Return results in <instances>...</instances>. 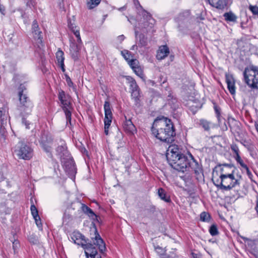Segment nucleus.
<instances>
[{
	"label": "nucleus",
	"mask_w": 258,
	"mask_h": 258,
	"mask_svg": "<svg viewBox=\"0 0 258 258\" xmlns=\"http://www.w3.org/2000/svg\"><path fill=\"white\" fill-rule=\"evenodd\" d=\"M169 157L168 163L174 169L183 173L191 169L197 176L203 175L201 166L190 153L181 154L178 156L171 155Z\"/></svg>",
	"instance_id": "obj_1"
},
{
	"label": "nucleus",
	"mask_w": 258,
	"mask_h": 258,
	"mask_svg": "<svg viewBox=\"0 0 258 258\" xmlns=\"http://www.w3.org/2000/svg\"><path fill=\"white\" fill-rule=\"evenodd\" d=\"M151 131L157 139L165 142H171L175 135L173 125L171 120L164 117L156 119L153 123Z\"/></svg>",
	"instance_id": "obj_2"
},
{
	"label": "nucleus",
	"mask_w": 258,
	"mask_h": 258,
	"mask_svg": "<svg viewBox=\"0 0 258 258\" xmlns=\"http://www.w3.org/2000/svg\"><path fill=\"white\" fill-rule=\"evenodd\" d=\"M70 238L74 243L80 245L83 247L87 258H101L96 247L91 243H86L85 237L79 231L73 232L70 235Z\"/></svg>",
	"instance_id": "obj_3"
},
{
	"label": "nucleus",
	"mask_w": 258,
	"mask_h": 258,
	"mask_svg": "<svg viewBox=\"0 0 258 258\" xmlns=\"http://www.w3.org/2000/svg\"><path fill=\"white\" fill-rule=\"evenodd\" d=\"M241 179V175L239 173L235 174H228V176L223 175L220 177V180L217 182L219 184L217 186L220 187L221 189L224 190H229L236 185L240 184V181Z\"/></svg>",
	"instance_id": "obj_4"
},
{
	"label": "nucleus",
	"mask_w": 258,
	"mask_h": 258,
	"mask_svg": "<svg viewBox=\"0 0 258 258\" xmlns=\"http://www.w3.org/2000/svg\"><path fill=\"white\" fill-rule=\"evenodd\" d=\"M245 82L252 89H258V67L246 68L243 72Z\"/></svg>",
	"instance_id": "obj_5"
},
{
	"label": "nucleus",
	"mask_w": 258,
	"mask_h": 258,
	"mask_svg": "<svg viewBox=\"0 0 258 258\" xmlns=\"http://www.w3.org/2000/svg\"><path fill=\"white\" fill-rule=\"evenodd\" d=\"M58 97L61 103V106L63 110L66 117L67 123L69 122L71 124L72 109L70 97L67 95L63 90L59 91Z\"/></svg>",
	"instance_id": "obj_6"
},
{
	"label": "nucleus",
	"mask_w": 258,
	"mask_h": 258,
	"mask_svg": "<svg viewBox=\"0 0 258 258\" xmlns=\"http://www.w3.org/2000/svg\"><path fill=\"white\" fill-rule=\"evenodd\" d=\"M15 152L20 159L24 160H29L33 156L32 149L22 143L19 144Z\"/></svg>",
	"instance_id": "obj_7"
},
{
	"label": "nucleus",
	"mask_w": 258,
	"mask_h": 258,
	"mask_svg": "<svg viewBox=\"0 0 258 258\" xmlns=\"http://www.w3.org/2000/svg\"><path fill=\"white\" fill-rule=\"evenodd\" d=\"M66 172L68 173L69 177L71 178L74 177L77 171L74 161L70 155V157H66L61 160Z\"/></svg>",
	"instance_id": "obj_8"
},
{
	"label": "nucleus",
	"mask_w": 258,
	"mask_h": 258,
	"mask_svg": "<svg viewBox=\"0 0 258 258\" xmlns=\"http://www.w3.org/2000/svg\"><path fill=\"white\" fill-rule=\"evenodd\" d=\"M105 112L104 117V133L106 135H108V128L111 124L112 119V114L111 110L110 103L108 101H105L104 104Z\"/></svg>",
	"instance_id": "obj_9"
},
{
	"label": "nucleus",
	"mask_w": 258,
	"mask_h": 258,
	"mask_svg": "<svg viewBox=\"0 0 258 258\" xmlns=\"http://www.w3.org/2000/svg\"><path fill=\"white\" fill-rule=\"evenodd\" d=\"M32 32L33 33V37L36 41L38 47L41 48L44 46L42 41V32L39 30L37 22L34 20L32 26Z\"/></svg>",
	"instance_id": "obj_10"
},
{
	"label": "nucleus",
	"mask_w": 258,
	"mask_h": 258,
	"mask_svg": "<svg viewBox=\"0 0 258 258\" xmlns=\"http://www.w3.org/2000/svg\"><path fill=\"white\" fill-rule=\"evenodd\" d=\"M57 144L58 146L56 148V152L60 158V160L66 157H70V154L68 150L64 141L60 139L58 140Z\"/></svg>",
	"instance_id": "obj_11"
},
{
	"label": "nucleus",
	"mask_w": 258,
	"mask_h": 258,
	"mask_svg": "<svg viewBox=\"0 0 258 258\" xmlns=\"http://www.w3.org/2000/svg\"><path fill=\"white\" fill-rule=\"evenodd\" d=\"M127 83L130 85L131 95L135 99L138 98L140 95V89L134 79L130 76L125 77Z\"/></svg>",
	"instance_id": "obj_12"
},
{
	"label": "nucleus",
	"mask_w": 258,
	"mask_h": 258,
	"mask_svg": "<svg viewBox=\"0 0 258 258\" xmlns=\"http://www.w3.org/2000/svg\"><path fill=\"white\" fill-rule=\"evenodd\" d=\"M221 168V174L220 177L223 175L228 176V174H235L239 173L238 169L232 164H224L220 165Z\"/></svg>",
	"instance_id": "obj_13"
},
{
	"label": "nucleus",
	"mask_w": 258,
	"mask_h": 258,
	"mask_svg": "<svg viewBox=\"0 0 258 258\" xmlns=\"http://www.w3.org/2000/svg\"><path fill=\"white\" fill-rule=\"evenodd\" d=\"M95 237H92L94 244L98 246V248L101 253H103L106 249L105 244L98 233L96 228L94 227Z\"/></svg>",
	"instance_id": "obj_14"
},
{
	"label": "nucleus",
	"mask_w": 258,
	"mask_h": 258,
	"mask_svg": "<svg viewBox=\"0 0 258 258\" xmlns=\"http://www.w3.org/2000/svg\"><path fill=\"white\" fill-rule=\"evenodd\" d=\"M226 82L227 85V88L230 93L233 95L235 93V81L231 74H226Z\"/></svg>",
	"instance_id": "obj_15"
},
{
	"label": "nucleus",
	"mask_w": 258,
	"mask_h": 258,
	"mask_svg": "<svg viewBox=\"0 0 258 258\" xmlns=\"http://www.w3.org/2000/svg\"><path fill=\"white\" fill-rule=\"evenodd\" d=\"M241 238L246 243V246L248 250L253 255L256 254V245L255 240H251L244 236H241Z\"/></svg>",
	"instance_id": "obj_16"
},
{
	"label": "nucleus",
	"mask_w": 258,
	"mask_h": 258,
	"mask_svg": "<svg viewBox=\"0 0 258 258\" xmlns=\"http://www.w3.org/2000/svg\"><path fill=\"white\" fill-rule=\"evenodd\" d=\"M70 46V51L72 57L74 60H77L78 59L79 51L80 50L79 44H77L74 42H71Z\"/></svg>",
	"instance_id": "obj_17"
},
{
	"label": "nucleus",
	"mask_w": 258,
	"mask_h": 258,
	"mask_svg": "<svg viewBox=\"0 0 258 258\" xmlns=\"http://www.w3.org/2000/svg\"><path fill=\"white\" fill-rule=\"evenodd\" d=\"M123 127L124 131L129 134H134L136 132V128L131 120L127 119L126 117L123 124Z\"/></svg>",
	"instance_id": "obj_18"
},
{
	"label": "nucleus",
	"mask_w": 258,
	"mask_h": 258,
	"mask_svg": "<svg viewBox=\"0 0 258 258\" xmlns=\"http://www.w3.org/2000/svg\"><path fill=\"white\" fill-rule=\"evenodd\" d=\"M169 53V50L166 45L160 46L157 51L156 57L159 60L165 58Z\"/></svg>",
	"instance_id": "obj_19"
},
{
	"label": "nucleus",
	"mask_w": 258,
	"mask_h": 258,
	"mask_svg": "<svg viewBox=\"0 0 258 258\" xmlns=\"http://www.w3.org/2000/svg\"><path fill=\"white\" fill-rule=\"evenodd\" d=\"M209 4L218 9H223L227 5V0H208Z\"/></svg>",
	"instance_id": "obj_20"
},
{
	"label": "nucleus",
	"mask_w": 258,
	"mask_h": 258,
	"mask_svg": "<svg viewBox=\"0 0 258 258\" xmlns=\"http://www.w3.org/2000/svg\"><path fill=\"white\" fill-rule=\"evenodd\" d=\"M19 101L22 106L28 107L30 105L29 99L27 95L23 93V91H20L18 93Z\"/></svg>",
	"instance_id": "obj_21"
},
{
	"label": "nucleus",
	"mask_w": 258,
	"mask_h": 258,
	"mask_svg": "<svg viewBox=\"0 0 258 258\" xmlns=\"http://www.w3.org/2000/svg\"><path fill=\"white\" fill-rule=\"evenodd\" d=\"M181 153L179 152V149L177 148V146L172 145L170 146L167 152L166 157L168 161H169V156L171 155H175L178 156L180 155Z\"/></svg>",
	"instance_id": "obj_22"
},
{
	"label": "nucleus",
	"mask_w": 258,
	"mask_h": 258,
	"mask_svg": "<svg viewBox=\"0 0 258 258\" xmlns=\"http://www.w3.org/2000/svg\"><path fill=\"white\" fill-rule=\"evenodd\" d=\"M200 125L202 127L205 131L209 132L212 125L211 122L205 119L200 120Z\"/></svg>",
	"instance_id": "obj_23"
},
{
	"label": "nucleus",
	"mask_w": 258,
	"mask_h": 258,
	"mask_svg": "<svg viewBox=\"0 0 258 258\" xmlns=\"http://www.w3.org/2000/svg\"><path fill=\"white\" fill-rule=\"evenodd\" d=\"M69 28L72 30L74 35L77 38V42L79 44L82 43L81 36L80 35V32L79 29L76 26H74L72 24H69Z\"/></svg>",
	"instance_id": "obj_24"
},
{
	"label": "nucleus",
	"mask_w": 258,
	"mask_h": 258,
	"mask_svg": "<svg viewBox=\"0 0 258 258\" xmlns=\"http://www.w3.org/2000/svg\"><path fill=\"white\" fill-rule=\"evenodd\" d=\"M81 209L84 213L88 215L90 217L96 216L93 211L88 206L84 204H81Z\"/></svg>",
	"instance_id": "obj_25"
},
{
	"label": "nucleus",
	"mask_w": 258,
	"mask_h": 258,
	"mask_svg": "<svg viewBox=\"0 0 258 258\" xmlns=\"http://www.w3.org/2000/svg\"><path fill=\"white\" fill-rule=\"evenodd\" d=\"M158 196L160 199L167 203L171 201L170 198L166 196L165 190L162 188H160L158 191Z\"/></svg>",
	"instance_id": "obj_26"
},
{
	"label": "nucleus",
	"mask_w": 258,
	"mask_h": 258,
	"mask_svg": "<svg viewBox=\"0 0 258 258\" xmlns=\"http://www.w3.org/2000/svg\"><path fill=\"white\" fill-rule=\"evenodd\" d=\"M101 0H87V8L91 10L96 7L100 3Z\"/></svg>",
	"instance_id": "obj_27"
},
{
	"label": "nucleus",
	"mask_w": 258,
	"mask_h": 258,
	"mask_svg": "<svg viewBox=\"0 0 258 258\" xmlns=\"http://www.w3.org/2000/svg\"><path fill=\"white\" fill-rule=\"evenodd\" d=\"M223 16L227 21L235 22L237 19L236 15L232 12L226 13L224 14Z\"/></svg>",
	"instance_id": "obj_28"
},
{
	"label": "nucleus",
	"mask_w": 258,
	"mask_h": 258,
	"mask_svg": "<svg viewBox=\"0 0 258 258\" xmlns=\"http://www.w3.org/2000/svg\"><path fill=\"white\" fill-rule=\"evenodd\" d=\"M56 58L58 64L64 62V53L60 49L56 53Z\"/></svg>",
	"instance_id": "obj_29"
},
{
	"label": "nucleus",
	"mask_w": 258,
	"mask_h": 258,
	"mask_svg": "<svg viewBox=\"0 0 258 258\" xmlns=\"http://www.w3.org/2000/svg\"><path fill=\"white\" fill-rule=\"evenodd\" d=\"M235 159L236 161L239 163V164L241 165V167H242L243 168L245 169L248 173L249 172V170L247 167V166L245 164L243 161V160L241 159L240 156L239 155H237L236 156H234Z\"/></svg>",
	"instance_id": "obj_30"
},
{
	"label": "nucleus",
	"mask_w": 258,
	"mask_h": 258,
	"mask_svg": "<svg viewBox=\"0 0 258 258\" xmlns=\"http://www.w3.org/2000/svg\"><path fill=\"white\" fill-rule=\"evenodd\" d=\"M121 53L122 56L127 62H128V60L133 58V55H132L131 53L127 50H124L122 51Z\"/></svg>",
	"instance_id": "obj_31"
},
{
	"label": "nucleus",
	"mask_w": 258,
	"mask_h": 258,
	"mask_svg": "<svg viewBox=\"0 0 258 258\" xmlns=\"http://www.w3.org/2000/svg\"><path fill=\"white\" fill-rule=\"evenodd\" d=\"M200 220L203 222H209L210 220V215L209 213L203 212L200 215Z\"/></svg>",
	"instance_id": "obj_32"
},
{
	"label": "nucleus",
	"mask_w": 258,
	"mask_h": 258,
	"mask_svg": "<svg viewBox=\"0 0 258 258\" xmlns=\"http://www.w3.org/2000/svg\"><path fill=\"white\" fill-rule=\"evenodd\" d=\"M128 63L129 64V65L133 70L135 68L139 67V61L136 59H133V58H132L131 60H128Z\"/></svg>",
	"instance_id": "obj_33"
},
{
	"label": "nucleus",
	"mask_w": 258,
	"mask_h": 258,
	"mask_svg": "<svg viewBox=\"0 0 258 258\" xmlns=\"http://www.w3.org/2000/svg\"><path fill=\"white\" fill-rule=\"evenodd\" d=\"M209 232L212 236L217 235L218 234L217 226L215 225H212L209 229Z\"/></svg>",
	"instance_id": "obj_34"
},
{
	"label": "nucleus",
	"mask_w": 258,
	"mask_h": 258,
	"mask_svg": "<svg viewBox=\"0 0 258 258\" xmlns=\"http://www.w3.org/2000/svg\"><path fill=\"white\" fill-rule=\"evenodd\" d=\"M30 210L33 218L38 217V213L36 207L33 204L31 206Z\"/></svg>",
	"instance_id": "obj_35"
},
{
	"label": "nucleus",
	"mask_w": 258,
	"mask_h": 258,
	"mask_svg": "<svg viewBox=\"0 0 258 258\" xmlns=\"http://www.w3.org/2000/svg\"><path fill=\"white\" fill-rule=\"evenodd\" d=\"M65 77H66V80L68 85L70 87H72L74 91H76V87L74 86V83L72 81L70 77L67 75H66Z\"/></svg>",
	"instance_id": "obj_36"
},
{
	"label": "nucleus",
	"mask_w": 258,
	"mask_h": 258,
	"mask_svg": "<svg viewBox=\"0 0 258 258\" xmlns=\"http://www.w3.org/2000/svg\"><path fill=\"white\" fill-rule=\"evenodd\" d=\"M249 10L253 15H258V7L256 6L249 5Z\"/></svg>",
	"instance_id": "obj_37"
},
{
	"label": "nucleus",
	"mask_w": 258,
	"mask_h": 258,
	"mask_svg": "<svg viewBox=\"0 0 258 258\" xmlns=\"http://www.w3.org/2000/svg\"><path fill=\"white\" fill-rule=\"evenodd\" d=\"M19 242L17 240H14V241H13V249L14 250V253H16L17 252V249L19 247Z\"/></svg>",
	"instance_id": "obj_38"
},
{
	"label": "nucleus",
	"mask_w": 258,
	"mask_h": 258,
	"mask_svg": "<svg viewBox=\"0 0 258 258\" xmlns=\"http://www.w3.org/2000/svg\"><path fill=\"white\" fill-rule=\"evenodd\" d=\"M231 149L233 153L235 154V156H236L239 154V149L238 146L235 144H233L231 146Z\"/></svg>",
	"instance_id": "obj_39"
},
{
	"label": "nucleus",
	"mask_w": 258,
	"mask_h": 258,
	"mask_svg": "<svg viewBox=\"0 0 258 258\" xmlns=\"http://www.w3.org/2000/svg\"><path fill=\"white\" fill-rule=\"evenodd\" d=\"M139 38L141 45H145L146 44V41L144 37V36L143 34H140L139 36Z\"/></svg>",
	"instance_id": "obj_40"
},
{
	"label": "nucleus",
	"mask_w": 258,
	"mask_h": 258,
	"mask_svg": "<svg viewBox=\"0 0 258 258\" xmlns=\"http://www.w3.org/2000/svg\"><path fill=\"white\" fill-rule=\"evenodd\" d=\"M35 221V223L39 229H42V224L41 222V219L39 216L37 218H34Z\"/></svg>",
	"instance_id": "obj_41"
},
{
	"label": "nucleus",
	"mask_w": 258,
	"mask_h": 258,
	"mask_svg": "<svg viewBox=\"0 0 258 258\" xmlns=\"http://www.w3.org/2000/svg\"><path fill=\"white\" fill-rule=\"evenodd\" d=\"M133 71L139 76H141L142 75V71L140 67L134 69Z\"/></svg>",
	"instance_id": "obj_42"
},
{
	"label": "nucleus",
	"mask_w": 258,
	"mask_h": 258,
	"mask_svg": "<svg viewBox=\"0 0 258 258\" xmlns=\"http://www.w3.org/2000/svg\"><path fill=\"white\" fill-rule=\"evenodd\" d=\"M43 149L44 150V151L46 152L49 153V155H51L50 151H51V148L50 146H48V145H47L46 144H43Z\"/></svg>",
	"instance_id": "obj_43"
},
{
	"label": "nucleus",
	"mask_w": 258,
	"mask_h": 258,
	"mask_svg": "<svg viewBox=\"0 0 258 258\" xmlns=\"http://www.w3.org/2000/svg\"><path fill=\"white\" fill-rule=\"evenodd\" d=\"M155 250L157 252H158L161 254H162L164 253L163 249L161 247H160L159 246L155 247Z\"/></svg>",
	"instance_id": "obj_44"
},
{
	"label": "nucleus",
	"mask_w": 258,
	"mask_h": 258,
	"mask_svg": "<svg viewBox=\"0 0 258 258\" xmlns=\"http://www.w3.org/2000/svg\"><path fill=\"white\" fill-rule=\"evenodd\" d=\"M215 111L216 112V113L217 114V116L218 118V120H220V111H219V110L218 109V108L217 107H215Z\"/></svg>",
	"instance_id": "obj_45"
},
{
	"label": "nucleus",
	"mask_w": 258,
	"mask_h": 258,
	"mask_svg": "<svg viewBox=\"0 0 258 258\" xmlns=\"http://www.w3.org/2000/svg\"><path fill=\"white\" fill-rule=\"evenodd\" d=\"M125 38V37L123 35H119L117 37V40L120 42H121Z\"/></svg>",
	"instance_id": "obj_46"
},
{
	"label": "nucleus",
	"mask_w": 258,
	"mask_h": 258,
	"mask_svg": "<svg viewBox=\"0 0 258 258\" xmlns=\"http://www.w3.org/2000/svg\"><path fill=\"white\" fill-rule=\"evenodd\" d=\"M25 89H26L25 87L23 85L21 84L19 87V92L20 91H23V93H24V90H25Z\"/></svg>",
	"instance_id": "obj_47"
},
{
	"label": "nucleus",
	"mask_w": 258,
	"mask_h": 258,
	"mask_svg": "<svg viewBox=\"0 0 258 258\" xmlns=\"http://www.w3.org/2000/svg\"><path fill=\"white\" fill-rule=\"evenodd\" d=\"M59 64L60 65V67H61V70L63 72H64L65 71V69H64V62H62V63H59Z\"/></svg>",
	"instance_id": "obj_48"
},
{
	"label": "nucleus",
	"mask_w": 258,
	"mask_h": 258,
	"mask_svg": "<svg viewBox=\"0 0 258 258\" xmlns=\"http://www.w3.org/2000/svg\"><path fill=\"white\" fill-rule=\"evenodd\" d=\"M255 209L256 213L258 215V199L256 200V206L255 207Z\"/></svg>",
	"instance_id": "obj_49"
},
{
	"label": "nucleus",
	"mask_w": 258,
	"mask_h": 258,
	"mask_svg": "<svg viewBox=\"0 0 258 258\" xmlns=\"http://www.w3.org/2000/svg\"><path fill=\"white\" fill-rule=\"evenodd\" d=\"M125 9H126L125 6H123L122 7H121V8H119L118 10L120 11H122L124 10Z\"/></svg>",
	"instance_id": "obj_50"
},
{
	"label": "nucleus",
	"mask_w": 258,
	"mask_h": 258,
	"mask_svg": "<svg viewBox=\"0 0 258 258\" xmlns=\"http://www.w3.org/2000/svg\"><path fill=\"white\" fill-rule=\"evenodd\" d=\"M254 125L256 131L258 132V124L257 123H255Z\"/></svg>",
	"instance_id": "obj_51"
},
{
	"label": "nucleus",
	"mask_w": 258,
	"mask_h": 258,
	"mask_svg": "<svg viewBox=\"0 0 258 258\" xmlns=\"http://www.w3.org/2000/svg\"><path fill=\"white\" fill-rule=\"evenodd\" d=\"M136 47H137V46H136V45H134L132 46V48H131V49H132V50H134V49H135V48H136Z\"/></svg>",
	"instance_id": "obj_52"
},
{
	"label": "nucleus",
	"mask_w": 258,
	"mask_h": 258,
	"mask_svg": "<svg viewBox=\"0 0 258 258\" xmlns=\"http://www.w3.org/2000/svg\"><path fill=\"white\" fill-rule=\"evenodd\" d=\"M3 111L0 109V118L3 116Z\"/></svg>",
	"instance_id": "obj_53"
},
{
	"label": "nucleus",
	"mask_w": 258,
	"mask_h": 258,
	"mask_svg": "<svg viewBox=\"0 0 258 258\" xmlns=\"http://www.w3.org/2000/svg\"><path fill=\"white\" fill-rule=\"evenodd\" d=\"M4 10L2 9V6L0 4V12H2Z\"/></svg>",
	"instance_id": "obj_54"
},
{
	"label": "nucleus",
	"mask_w": 258,
	"mask_h": 258,
	"mask_svg": "<svg viewBox=\"0 0 258 258\" xmlns=\"http://www.w3.org/2000/svg\"><path fill=\"white\" fill-rule=\"evenodd\" d=\"M138 32L137 31H135V34H136V37L137 39L138 38Z\"/></svg>",
	"instance_id": "obj_55"
},
{
	"label": "nucleus",
	"mask_w": 258,
	"mask_h": 258,
	"mask_svg": "<svg viewBox=\"0 0 258 258\" xmlns=\"http://www.w3.org/2000/svg\"><path fill=\"white\" fill-rule=\"evenodd\" d=\"M83 151L85 152V151H86V149H85V148H84V149L82 150V152H83Z\"/></svg>",
	"instance_id": "obj_56"
},
{
	"label": "nucleus",
	"mask_w": 258,
	"mask_h": 258,
	"mask_svg": "<svg viewBox=\"0 0 258 258\" xmlns=\"http://www.w3.org/2000/svg\"><path fill=\"white\" fill-rule=\"evenodd\" d=\"M83 151L85 152V151H86V149H85V148H84V149L82 150V152H83Z\"/></svg>",
	"instance_id": "obj_57"
},
{
	"label": "nucleus",
	"mask_w": 258,
	"mask_h": 258,
	"mask_svg": "<svg viewBox=\"0 0 258 258\" xmlns=\"http://www.w3.org/2000/svg\"><path fill=\"white\" fill-rule=\"evenodd\" d=\"M26 128H28V125H27L26 124Z\"/></svg>",
	"instance_id": "obj_58"
}]
</instances>
